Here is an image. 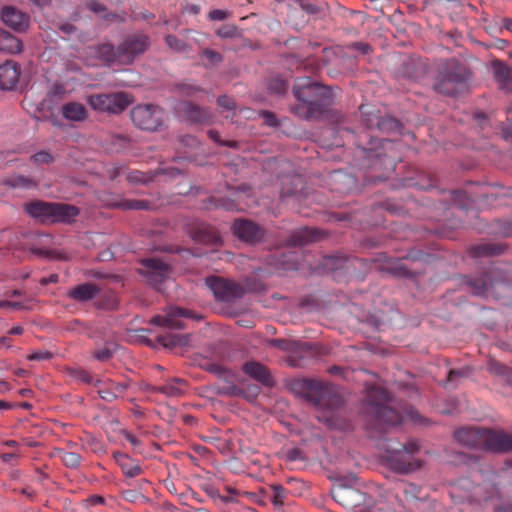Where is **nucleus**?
<instances>
[{
	"label": "nucleus",
	"instance_id": "nucleus-1",
	"mask_svg": "<svg viewBox=\"0 0 512 512\" xmlns=\"http://www.w3.org/2000/svg\"><path fill=\"white\" fill-rule=\"evenodd\" d=\"M385 144H391V142L373 137L367 131L361 132L356 141L367 169L363 176L365 185H376L378 182L385 181L393 169V161L387 162L388 153Z\"/></svg>",
	"mask_w": 512,
	"mask_h": 512
},
{
	"label": "nucleus",
	"instance_id": "nucleus-2",
	"mask_svg": "<svg viewBox=\"0 0 512 512\" xmlns=\"http://www.w3.org/2000/svg\"><path fill=\"white\" fill-rule=\"evenodd\" d=\"M288 390L313 406L337 410L344 405L341 394L333 384L311 378H294L287 382Z\"/></svg>",
	"mask_w": 512,
	"mask_h": 512
},
{
	"label": "nucleus",
	"instance_id": "nucleus-3",
	"mask_svg": "<svg viewBox=\"0 0 512 512\" xmlns=\"http://www.w3.org/2000/svg\"><path fill=\"white\" fill-rule=\"evenodd\" d=\"M391 395L379 386H371L367 390L365 413L369 429L383 433L388 427L401 423L402 416L399 411L392 408Z\"/></svg>",
	"mask_w": 512,
	"mask_h": 512
},
{
	"label": "nucleus",
	"instance_id": "nucleus-4",
	"mask_svg": "<svg viewBox=\"0 0 512 512\" xmlns=\"http://www.w3.org/2000/svg\"><path fill=\"white\" fill-rule=\"evenodd\" d=\"M456 441L467 447L493 453L512 451V434L483 427H461L454 432Z\"/></svg>",
	"mask_w": 512,
	"mask_h": 512
},
{
	"label": "nucleus",
	"instance_id": "nucleus-5",
	"mask_svg": "<svg viewBox=\"0 0 512 512\" xmlns=\"http://www.w3.org/2000/svg\"><path fill=\"white\" fill-rule=\"evenodd\" d=\"M462 283L475 296L500 299L503 291L512 286V278L508 271L490 267L476 276L463 277Z\"/></svg>",
	"mask_w": 512,
	"mask_h": 512
},
{
	"label": "nucleus",
	"instance_id": "nucleus-6",
	"mask_svg": "<svg viewBox=\"0 0 512 512\" xmlns=\"http://www.w3.org/2000/svg\"><path fill=\"white\" fill-rule=\"evenodd\" d=\"M469 68L455 58L445 60L433 82V90L444 96L455 97L462 93L470 80Z\"/></svg>",
	"mask_w": 512,
	"mask_h": 512
},
{
	"label": "nucleus",
	"instance_id": "nucleus-7",
	"mask_svg": "<svg viewBox=\"0 0 512 512\" xmlns=\"http://www.w3.org/2000/svg\"><path fill=\"white\" fill-rule=\"evenodd\" d=\"M151 45V37L143 31H136L125 35L118 44L121 65H132L150 49Z\"/></svg>",
	"mask_w": 512,
	"mask_h": 512
},
{
	"label": "nucleus",
	"instance_id": "nucleus-8",
	"mask_svg": "<svg viewBox=\"0 0 512 512\" xmlns=\"http://www.w3.org/2000/svg\"><path fill=\"white\" fill-rule=\"evenodd\" d=\"M87 103L95 111L119 114L130 105L131 98L124 92L92 94Z\"/></svg>",
	"mask_w": 512,
	"mask_h": 512
},
{
	"label": "nucleus",
	"instance_id": "nucleus-9",
	"mask_svg": "<svg viewBox=\"0 0 512 512\" xmlns=\"http://www.w3.org/2000/svg\"><path fill=\"white\" fill-rule=\"evenodd\" d=\"M163 110L153 104L138 105L130 111L135 126L142 130L156 131L163 124Z\"/></svg>",
	"mask_w": 512,
	"mask_h": 512
},
{
	"label": "nucleus",
	"instance_id": "nucleus-10",
	"mask_svg": "<svg viewBox=\"0 0 512 512\" xmlns=\"http://www.w3.org/2000/svg\"><path fill=\"white\" fill-rule=\"evenodd\" d=\"M139 264L141 267L138 269V273L145 278L150 286L157 290L169 278L171 267L160 258H143L139 261Z\"/></svg>",
	"mask_w": 512,
	"mask_h": 512
},
{
	"label": "nucleus",
	"instance_id": "nucleus-11",
	"mask_svg": "<svg viewBox=\"0 0 512 512\" xmlns=\"http://www.w3.org/2000/svg\"><path fill=\"white\" fill-rule=\"evenodd\" d=\"M293 95L303 104L317 99H332V88L310 78L298 79L293 86Z\"/></svg>",
	"mask_w": 512,
	"mask_h": 512
},
{
	"label": "nucleus",
	"instance_id": "nucleus-12",
	"mask_svg": "<svg viewBox=\"0 0 512 512\" xmlns=\"http://www.w3.org/2000/svg\"><path fill=\"white\" fill-rule=\"evenodd\" d=\"M386 463L388 467L398 474H410L419 470L423 461L405 453L399 447L388 445L386 448Z\"/></svg>",
	"mask_w": 512,
	"mask_h": 512
},
{
	"label": "nucleus",
	"instance_id": "nucleus-13",
	"mask_svg": "<svg viewBox=\"0 0 512 512\" xmlns=\"http://www.w3.org/2000/svg\"><path fill=\"white\" fill-rule=\"evenodd\" d=\"M206 284L219 301L231 303L245 294L241 284L217 276L206 278Z\"/></svg>",
	"mask_w": 512,
	"mask_h": 512
},
{
	"label": "nucleus",
	"instance_id": "nucleus-14",
	"mask_svg": "<svg viewBox=\"0 0 512 512\" xmlns=\"http://www.w3.org/2000/svg\"><path fill=\"white\" fill-rule=\"evenodd\" d=\"M232 233L242 242L255 246L266 238V230L250 219H236L231 226Z\"/></svg>",
	"mask_w": 512,
	"mask_h": 512
},
{
	"label": "nucleus",
	"instance_id": "nucleus-15",
	"mask_svg": "<svg viewBox=\"0 0 512 512\" xmlns=\"http://www.w3.org/2000/svg\"><path fill=\"white\" fill-rule=\"evenodd\" d=\"M267 344L281 351L290 353L288 363L293 367L298 366L297 358H302L311 350V344L294 339H268Z\"/></svg>",
	"mask_w": 512,
	"mask_h": 512
},
{
	"label": "nucleus",
	"instance_id": "nucleus-16",
	"mask_svg": "<svg viewBox=\"0 0 512 512\" xmlns=\"http://www.w3.org/2000/svg\"><path fill=\"white\" fill-rule=\"evenodd\" d=\"M188 234L190 238L199 244L220 246L223 240L218 230L205 222H196L189 226Z\"/></svg>",
	"mask_w": 512,
	"mask_h": 512
},
{
	"label": "nucleus",
	"instance_id": "nucleus-17",
	"mask_svg": "<svg viewBox=\"0 0 512 512\" xmlns=\"http://www.w3.org/2000/svg\"><path fill=\"white\" fill-rule=\"evenodd\" d=\"M333 499L344 507L356 512L358 508H364L366 495L356 488H344L341 485L331 488Z\"/></svg>",
	"mask_w": 512,
	"mask_h": 512
},
{
	"label": "nucleus",
	"instance_id": "nucleus-18",
	"mask_svg": "<svg viewBox=\"0 0 512 512\" xmlns=\"http://www.w3.org/2000/svg\"><path fill=\"white\" fill-rule=\"evenodd\" d=\"M363 123L367 129H377L382 133L391 134L398 132L401 125L400 122L390 116L381 115L379 112H363Z\"/></svg>",
	"mask_w": 512,
	"mask_h": 512
},
{
	"label": "nucleus",
	"instance_id": "nucleus-19",
	"mask_svg": "<svg viewBox=\"0 0 512 512\" xmlns=\"http://www.w3.org/2000/svg\"><path fill=\"white\" fill-rule=\"evenodd\" d=\"M88 50L90 55L100 61L104 66H111L113 64L121 65L118 46L110 42L89 46Z\"/></svg>",
	"mask_w": 512,
	"mask_h": 512
},
{
	"label": "nucleus",
	"instance_id": "nucleus-20",
	"mask_svg": "<svg viewBox=\"0 0 512 512\" xmlns=\"http://www.w3.org/2000/svg\"><path fill=\"white\" fill-rule=\"evenodd\" d=\"M0 16L4 24L16 32H25L29 27V16L16 7H3Z\"/></svg>",
	"mask_w": 512,
	"mask_h": 512
},
{
	"label": "nucleus",
	"instance_id": "nucleus-21",
	"mask_svg": "<svg viewBox=\"0 0 512 512\" xmlns=\"http://www.w3.org/2000/svg\"><path fill=\"white\" fill-rule=\"evenodd\" d=\"M323 231L315 228L303 227L292 231L284 240L288 247H302L320 240Z\"/></svg>",
	"mask_w": 512,
	"mask_h": 512
},
{
	"label": "nucleus",
	"instance_id": "nucleus-22",
	"mask_svg": "<svg viewBox=\"0 0 512 512\" xmlns=\"http://www.w3.org/2000/svg\"><path fill=\"white\" fill-rule=\"evenodd\" d=\"M428 68L420 58L408 57L403 60L398 76L411 81H419L427 75Z\"/></svg>",
	"mask_w": 512,
	"mask_h": 512
},
{
	"label": "nucleus",
	"instance_id": "nucleus-23",
	"mask_svg": "<svg viewBox=\"0 0 512 512\" xmlns=\"http://www.w3.org/2000/svg\"><path fill=\"white\" fill-rule=\"evenodd\" d=\"M23 210L31 218L37 220L41 224L51 223L52 202L34 200L24 203Z\"/></svg>",
	"mask_w": 512,
	"mask_h": 512
},
{
	"label": "nucleus",
	"instance_id": "nucleus-24",
	"mask_svg": "<svg viewBox=\"0 0 512 512\" xmlns=\"http://www.w3.org/2000/svg\"><path fill=\"white\" fill-rule=\"evenodd\" d=\"M21 75L20 65L8 60L0 65V89L13 90L19 82Z\"/></svg>",
	"mask_w": 512,
	"mask_h": 512
},
{
	"label": "nucleus",
	"instance_id": "nucleus-25",
	"mask_svg": "<svg viewBox=\"0 0 512 512\" xmlns=\"http://www.w3.org/2000/svg\"><path fill=\"white\" fill-rule=\"evenodd\" d=\"M80 214V209L72 204L52 202L51 223L71 224Z\"/></svg>",
	"mask_w": 512,
	"mask_h": 512
},
{
	"label": "nucleus",
	"instance_id": "nucleus-26",
	"mask_svg": "<svg viewBox=\"0 0 512 512\" xmlns=\"http://www.w3.org/2000/svg\"><path fill=\"white\" fill-rule=\"evenodd\" d=\"M243 372L266 387H273L275 382L269 369L260 362L249 361L242 367Z\"/></svg>",
	"mask_w": 512,
	"mask_h": 512
},
{
	"label": "nucleus",
	"instance_id": "nucleus-27",
	"mask_svg": "<svg viewBox=\"0 0 512 512\" xmlns=\"http://www.w3.org/2000/svg\"><path fill=\"white\" fill-rule=\"evenodd\" d=\"M268 266L275 270H296L298 267L297 256L294 253L276 252L266 257Z\"/></svg>",
	"mask_w": 512,
	"mask_h": 512
},
{
	"label": "nucleus",
	"instance_id": "nucleus-28",
	"mask_svg": "<svg viewBox=\"0 0 512 512\" xmlns=\"http://www.w3.org/2000/svg\"><path fill=\"white\" fill-rule=\"evenodd\" d=\"M508 249V246L503 243H495V242H481L475 245H472L468 252L469 255L473 258H481V257H493L504 254Z\"/></svg>",
	"mask_w": 512,
	"mask_h": 512
},
{
	"label": "nucleus",
	"instance_id": "nucleus-29",
	"mask_svg": "<svg viewBox=\"0 0 512 512\" xmlns=\"http://www.w3.org/2000/svg\"><path fill=\"white\" fill-rule=\"evenodd\" d=\"M402 259H396L388 263L383 268V271L392 275L395 278L414 279L420 275H423V271H412L403 262Z\"/></svg>",
	"mask_w": 512,
	"mask_h": 512
},
{
	"label": "nucleus",
	"instance_id": "nucleus-30",
	"mask_svg": "<svg viewBox=\"0 0 512 512\" xmlns=\"http://www.w3.org/2000/svg\"><path fill=\"white\" fill-rule=\"evenodd\" d=\"M332 99H317L305 104L303 118L305 120L319 119L328 112Z\"/></svg>",
	"mask_w": 512,
	"mask_h": 512
},
{
	"label": "nucleus",
	"instance_id": "nucleus-31",
	"mask_svg": "<svg viewBox=\"0 0 512 512\" xmlns=\"http://www.w3.org/2000/svg\"><path fill=\"white\" fill-rule=\"evenodd\" d=\"M181 111L184 117L193 123L208 122L211 117L210 112L207 109L201 108L192 102H184L182 104Z\"/></svg>",
	"mask_w": 512,
	"mask_h": 512
},
{
	"label": "nucleus",
	"instance_id": "nucleus-32",
	"mask_svg": "<svg viewBox=\"0 0 512 512\" xmlns=\"http://www.w3.org/2000/svg\"><path fill=\"white\" fill-rule=\"evenodd\" d=\"M100 289L93 283H83L70 289L68 296L79 302H86L98 295Z\"/></svg>",
	"mask_w": 512,
	"mask_h": 512
},
{
	"label": "nucleus",
	"instance_id": "nucleus-33",
	"mask_svg": "<svg viewBox=\"0 0 512 512\" xmlns=\"http://www.w3.org/2000/svg\"><path fill=\"white\" fill-rule=\"evenodd\" d=\"M493 71L501 89L512 91V69L504 62L496 60L493 62Z\"/></svg>",
	"mask_w": 512,
	"mask_h": 512
},
{
	"label": "nucleus",
	"instance_id": "nucleus-34",
	"mask_svg": "<svg viewBox=\"0 0 512 512\" xmlns=\"http://www.w3.org/2000/svg\"><path fill=\"white\" fill-rule=\"evenodd\" d=\"M22 41L10 32L0 28V51L16 54L22 51Z\"/></svg>",
	"mask_w": 512,
	"mask_h": 512
},
{
	"label": "nucleus",
	"instance_id": "nucleus-35",
	"mask_svg": "<svg viewBox=\"0 0 512 512\" xmlns=\"http://www.w3.org/2000/svg\"><path fill=\"white\" fill-rule=\"evenodd\" d=\"M190 334H173L167 333L158 335L156 341L165 348H175L187 346L190 342Z\"/></svg>",
	"mask_w": 512,
	"mask_h": 512
},
{
	"label": "nucleus",
	"instance_id": "nucleus-36",
	"mask_svg": "<svg viewBox=\"0 0 512 512\" xmlns=\"http://www.w3.org/2000/svg\"><path fill=\"white\" fill-rule=\"evenodd\" d=\"M62 116L69 121L81 122L87 118V110L81 103L69 102L62 106Z\"/></svg>",
	"mask_w": 512,
	"mask_h": 512
},
{
	"label": "nucleus",
	"instance_id": "nucleus-37",
	"mask_svg": "<svg viewBox=\"0 0 512 512\" xmlns=\"http://www.w3.org/2000/svg\"><path fill=\"white\" fill-rule=\"evenodd\" d=\"M232 377V373L231 376L223 377L224 383L221 385H216L214 387L215 393L219 396L245 398L246 391L243 388H240L237 385L233 384V382L230 380Z\"/></svg>",
	"mask_w": 512,
	"mask_h": 512
},
{
	"label": "nucleus",
	"instance_id": "nucleus-38",
	"mask_svg": "<svg viewBox=\"0 0 512 512\" xmlns=\"http://www.w3.org/2000/svg\"><path fill=\"white\" fill-rule=\"evenodd\" d=\"M263 493L275 507H281L287 495L286 489L280 484H272L263 490Z\"/></svg>",
	"mask_w": 512,
	"mask_h": 512
},
{
	"label": "nucleus",
	"instance_id": "nucleus-39",
	"mask_svg": "<svg viewBox=\"0 0 512 512\" xmlns=\"http://www.w3.org/2000/svg\"><path fill=\"white\" fill-rule=\"evenodd\" d=\"M114 458L116 459L117 463L120 465L123 473L126 476L135 477L141 473L140 466L137 464H133L128 455L121 452H115Z\"/></svg>",
	"mask_w": 512,
	"mask_h": 512
},
{
	"label": "nucleus",
	"instance_id": "nucleus-40",
	"mask_svg": "<svg viewBox=\"0 0 512 512\" xmlns=\"http://www.w3.org/2000/svg\"><path fill=\"white\" fill-rule=\"evenodd\" d=\"M239 199H240V197H235V196H233V198L228 197V196H223V197H218V198L210 197L208 199V202L215 209H224L227 211H238V210H241V208L238 205Z\"/></svg>",
	"mask_w": 512,
	"mask_h": 512
},
{
	"label": "nucleus",
	"instance_id": "nucleus-41",
	"mask_svg": "<svg viewBox=\"0 0 512 512\" xmlns=\"http://www.w3.org/2000/svg\"><path fill=\"white\" fill-rule=\"evenodd\" d=\"M186 381L181 378H173L170 382L163 386L151 387L152 392H160L168 397H177L182 394L180 385H185Z\"/></svg>",
	"mask_w": 512,
	"mask_h": 512
},
{
	"label": "nucleus",
	"instance_id": "nucleus-42",
	"mask_svg": "<svg viewBox=\"0 0 512 512\" xmlns=\"http://www.w3.org/2000/svg\"><path fill=\"white\" fill-rule=\"evenodd\" d=\"M324 61L327 65L342 67L345 61H350L344 57V49L336 47L334 49H324Z\"/></svg>",
	"mask_w": 512,
	"mask_h": 512
},
{
	"label": "nucleus",
	"instance_id": "nucleus-43",
	"mask_svg": "<svg viewBox=\"0 0 512 512\" xmlns=\"http://www.w3.org/2000/svg\"><path fill=\"white\" fill-rule=\"evenodd\" d=\"M164 41L165 44L176 53H186L192 49V46L184 39L173 34L166 35Z\"/></svg>",
	"mask_w": 512,
	"mask_h": 512
},
{
	"label": "nucleus",
	"instance_id": "nucleus-44",
	"mask_svg": "<svg viewBox=\"0 0 512 512\" xmlns=\"http://www.w3.org/2000/svg\"><path fill=\"white\" fill-rule=\"evenodd\" d=\"M151 323L158 326L167 327L170 329L181 330L184 328V323L179 319H173L170 316V310H167L165 316L157 315L151 319Z\"/></svg>",
	"mask_w": 512,
	"mask_h": 512
},
{
	"label": "nucleus",
	"instance_id": "nucleus-45",
	"mask_svg": "<svg viewBox=\"0 0 512 512\" xmlns=\"http://www.w3.org/2000/svg\"><path fill=\"white\" fill-rule=\"evenodd\" d=\"M289 84L287 80L276 75L272 76L267 81V89L271 94L284 95L288 90Z\"/></svg>",
	"mask_w": 512,
	"mask_h": 512
},
{
	"label": "nucleus",
	"instance_id": "nucleus-46",
	"mask_svg": "<svg viewBox=\"0 0 512 512\" xmlns=\"http://www.w3.org/2000/svg\"><path fill=\"white\" fill-rule=\"evenodd\" d=\"M152 204L148 200L124 199L115 204L122 210H149Z\"/></svg>",
	"mask_w": 512,
	"mask_h": 512
},
{
	"label": "nucleus",
	"instance_id": "nucleus-47",
	"mask_svg": "<svg viewBox=\"0 0 512 512\" xmlns=\"http://www.w3.org/2000/svg\"><path fill=\"white\" fill-rule=\"evenodd\" d=\"M470 368H462V369H452L449 371L447 379L444 381L443 385L449 388H455L457 386L458 380L461 378H465L470 374Z\"/></svg>",
	"mask_w": 512,
	"mask_h": 512
},
{
	"label": "nucleus",
	"instance_id": "nucleus-48",
	"mask_svg": "<svg viewBox=\"0 0 512 512\" xmlns=\"http://www.w3.org/2000/svg\"><path fill=\"white\" fill-rule=\"evenodd\" d=\"M6 184L12 188H33L37 186V183L35 180H33L30 177H26L23 175H16L11 177Z\"/></svg>",
	"mask_w": 512,
	"mask_h": 512
},
{
	"label": "nucleus",
	"instance_id": "nucleus-49",
	"mask_svg": "<svg viewBox=\"0 0 512 512\" xmlns=\"http://www.w3.org/2000/svg\"><path fill=\"white\" fill-rule=\"evenodd\" d=\"M116 345L111 342L105 343L104 347L94 352L93 356L95 359L101 362L108 361L114 355Z\"/></svg>",
	"mask_w": 512,
	"mask_h": 512
},
{
	"label": "nucleus",
	"instance_id": "nucleus-50",
	"mask_svg": "<svg viewBox=\"0 0 512 512\" xmlns=\"http://www.w3.org/2000/svg\"><path fill=\"white\" fill-rule=\"evenodd\" d=\"M493 233L499 237L512 236V222L508 220H497L494 223Z\"/></svg>",
	"mask_w": 512,
	"mask_h": 512
},
{
	"label": "nucleus",
	"instance_id": "nucleus-51",
	"mask_svg": "<svg viewBox=\"0 0 512 512\" xmlns=\"http://www.w3.org/2000/svg\"><path fill=\"white\" fill-rule=\"evenodd\" d=\"M356 512H394V510L384 501H378L370 505L365 503L364 508H358Z\"/></svg>",
	"mask_w": 512,
	"mask_h": 512
},
{
	"label": "nucleus",
	"instance_id": "nucleus-52",
	"mask_svg": "<svg viewBox=\"0 0 512 512\" xmlns=\"http://www.w3.org/2000/svg\"><path fill=\"white\" fill-rule=\"evenodd\" d=\"M216 34L221 38L232 39L239 37L240 31L233 24H224L217 29Z\"/></svg>",
	"mask_w": 512,
	"mask_h": 512
},
{
	"label": "nucleus",
	"instance_id": "nucleus-53",
	"mask_svg": "<svg viewBox=\"0 0 512 512\" xmlns=\"http://www.w3.org/2000/svg\"><path fill=\"white\" fill-rule=\"evenodd\" d=\"M127 179L133 184H147L152 181L153 177L148 173L134 170L128 174Z\"/></svg>",
	"mask_w": 512,
	"mask_h": 512
},
{
	"label": "nucleus",
	"instance_id": "nucleus-54",
	"mask_svg": "<svg viewBox=\"0 0 512 512\" xmlns=\"http://www.w3.org/2000/svg\"><path fill=\"white\" fill-rule=\"evenodd\" d=\"M61 459L66 467L77 468L81 461V456L75 452H63Z\"/></svg>",
	"mask_w": 512,
	"mask_h": 512
},
{
	"label": "nucleus",
	"instance_id": "nucleus-55",
	"mask_svg": "<svg viewBox=\"0 0 512 512\" xmlns=\"http://www.w3.org/2000/svg\"><path fill=\"white\" fill-rule=\"evenodd\" d=\"M206 371L217 375L220 378L231 376V372L216 363H206L202 366Z\"/></svg>",
	"mask_w": 512,
	"mask_h": 512
},
{
	"label": "nucleus",
	"instance_id": "nucleus-56",
	"mask_svg": "<svg viewBox=\"0 0 512 512\" xmlns=\"http://www.w3.org/2000/svg\"><path fill=\"white\" fill-rule=\"evenodd\" d=\"M31 161L37 165L51 164L54 162V157L49 152L41 150L31 156Z\"/></svg>",
	"mask_w": 512,
	"mask_h": 512
},
{
	"label": "nucleus",
	"instance_id": "nucleus-57",
	"mask_svg": "<svg viewBox=\"0 0 512 512\" xmlns=\"http://www.w3.org/2000/svg\"><path fill=\"white\" fill-rule=\"evenodd\" d=\"M357 483V477L353 474L348 476H339L335 479L332 487H336L337 485H341L344 488H355L354 486Z\"/></svg>",
	"mask_w": 512,
	"mask_h": 512
},
{
	"label": "nucleus",
	"instance_id": "nucleus-58",
	"mask_svg": "<svg viewBox=\"0 0 512 512\" xmlns=\"http://www.w3.org/2000/svg\"><path fill=\"white\" fill-rule=\"evenodd\" d=\"M454 462L458 464L470 465L474 464L478 461V458L471 454H466L464 452H455L453 454Z\"/></svg>",
	"mask_w": 512,
	"mask_h": 512
},
{
	"label": "nucleus",
	"instance_id": "nucleus-59",
	"mask_svg": "<svg viewBox=\"0 0 512 512\" xmlns=\"http://www.w3.org/2000/svg\"><path fill=\"white\" fill-rule=\"evenodd\" d=\"M430 255L421 251V250H411L407 253L406 256L403 257V259L411 260V261H422V262H429Z\"/></svg>",
	"mask_w": 512,
	"mask_h": 512
},
{
	"label": "nucleus",
	"instance_id": "nucleus-60",
	"mask_svg": "<svg viewBox=\"0 0 512 512\" xmlns=\"http://www.w3.org/2000/svg\"><path fill=\"white\" fill-rule=\"evenodd\" d=\"M421 492V488L413 483L404 484L403 493L407 500L417 499Z\"/></svg>",
	"mask_w": 512,
	"mask_h": 512
},
{
	"label": "nucleus",
	"instance_id": "nucleus-61",
	"mask_svg": "<svg viewBox=\"0 0 512 512\" xmlns=\"http://www.w3.org/2000/svg\"><path fill=\"white\" fill-rule=\"evenodd\" d=\"M487 370L494 375H504L506 374L507 367L501 362L491 359L488 362Z\"/></svg>",
	"mask_w": 512,
	"mask_h": 512
},
{
	"label": "nucleus",
	"instance_id": "nucleus-62",
	"mask_svg": "<svg viewBox=\"0 0 512 512\" xmlns=\"http://www.w3.org/2000/svg\"><path fill=\"white\" fill-rule=\"evenodd\" d=\"M346 49L357 51L361 55H367L372 51V47L368 43L364 42H353L346 46Z\"/></svg>",
	"mask_w": 512,
	"mask_h": 512
},
{
	"label": "nucleus",
	"instance_id": "nucleus-63",
	"mask_svg": "<svg viewBox=\"0 0 512 512\" xmlns=\"http://www.w3.org/2000/svg\"><path fill=\"white\" fill-rule=\"evenodd\" d=\"M169 310H170V316L173 319H179L180 317H185V318H193L194 317L193 312L188 309L174 306V307H169Z\"/></svg>",
	"mask_w": 512,
	"mask_h": 512
},
{
	"label": "nucleus",
	"instance_id": "nucleus-64",
	"mask_svg": "<svg viewBox=\"0 0 512 512\" xmlns=\"http://www.w3.org/2000/svg\"><path fill=\"white\" fill-rule=\"evenodd\" d=\"M202 54L209 60L212 65L219 64L223 60V57L220 53L209 48L204 49Z\"/></svg>",
	"mask_w": 512,
	"mask_h": 512
}]
</instances>
